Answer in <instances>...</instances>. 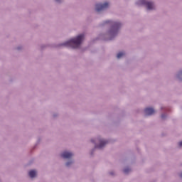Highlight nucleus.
Segmentation results:
<instances>
[{
    "label": "nucleus",
    "mask_w": 182,
    "mask_h": 182,
    "mask_svg": "<svg viewBox=\"0 0 182 182\" xmlns=\"http://www.w3.org/2000/svg\"><path fill=\"white\" fill-rule=\"evenodd\" d=\"M57 2H59L60 0H55Z\"/></svg>",
    "instance_id": "nucleus-15"
},
{
    "label": "nucleus",
    "mask_w": 182,
    "mask_h": 182,
    "mask_svg": "<svg viewBox=\"0 0 182 182\" xmlns=\"http://www.w3.org/2000/svg\"><path fill=\"white\" fill-rule=\"evenodd\" d=\"M145 114L146 116H151V114H154V109L151 107L146 108L145 110Z\"/></svg>",
    "instance_id": "nucleus-5"
},
{
    "label": "nucleus",
    "mask_w": 182,
    "mask_h": 182,
    "mask_svg": "<svg viewBox=\"0 0 182 182\" xmlns=\"http://www.w3.org/2000/svg\"><path fill=\"white\" fill-rule=\"evenodd\" d=\"M105 24L106 23H110L112 25V28L110 31V33L112 35H116L117 32H119V29H120V27L122 26V23H117V22H112L111 21H105Z\"/></svg>",
    "instance_id": "nucleus-2"
},
{
    "label": "nucleus",
    "mask_w": 182,
    "mask_h": 182,
    "mask_svg": "<svg viewBox=\"0 0 182 182\" xmlns=\"http://www.w3.org/2000/svg\"><path fill=\"white\" fill-rule=\"evenodd\" d=\"M122 56H124V53L120 52L117 54V59H120V58H122Z\"/></svg>",
    "instance_id": "nucleus-9"
},
{
    "label": "nucleus",
    "mask_w": 182,
    "mask_h": 182,
    "mask_svg": "<svg viewBox=\"0 0 182 182\" xmlns=\"http://www.w3.org/2000/svg\"><path fill=\"white\" fill-rule=\"evenodd\" d=\"M83 39H85V35L81 34L76 38L65 42L63 45L64 46H70V48H73V49H76V48L80 46V43H82Z\"/></svg>",
    "instance_id": "nucleus-1"
},
{
    "label": "nucleus",
    "mask_w": 182,
    "mask_h": 182,
    "mask_svg": "<svg viewBox=\"0 0 182 182\" xmlns=\"http://www.w3.org/2000/svg\"><path fill=\"white\" fill-rule=\"evenodd\" d=\"M106 144H107V141L100 140V144L98 146L96 145L95 149H102V147H105V146H106Z\"/></svg>",
    "instance_id": "nucleus-7"
},
{
    "label": "nucleus",
    "mask_w": 182,
    "mask_h": 182,
    "mask_svg": "<svg viewBox=\"0 0 182 182\" xmlns=\"http://www.w3.org/2000/svg\"><path fill=\"white\" fill-rule=\"evenodd\" d=\"M161 118H162V119H164V114H162V115H161Z\"/></svg>",
    "instance_id": "nucleus-13"
},
{
    "label": "nucleus",
    "mask_w": 182,
    "mask_h": 182,
    "mask_svg": "<svg viewBox=\"0 0 182 182\" xmlns=\"http://www.w3.org/2000/svg\"><path fill=\"white\" fill-rule=\"evenodd\" d=\"M129 171H130L129 168H126L124 169V173H125V174H127V173H129Z\"/></svg>",
    "instance_id": "nucleus-10"
},
{
    "label": "nucleus",
    "mask_w": 182,
    "mask_h": 182,
    "mask_svg": "<svg viewBox=\"0 0 182 182\" xmlns=\"http://www.w3.org/2000/svg\"><path fill=\"white\" fill-rule=\"evenodd\" d=\"M107 8H109V3H107V2H105L103 4H96V11H97V12H100V11H103L105 9H107Z\"/></svg>",
    "instance_id": "nucleus-3"
},
{
    "label": "nucleus",
    "mask_w": 182,
    "mask_h": 182,
    "mask_svg": "<svg viewBox=\"0 0 182 182\" xmlns=\"http://www.w3.org/2000/svg\"><path fill=\"white\" fill-rule=\"evenodd\" d=\"M72 156H73V154L71 152L64 151L63 154H61V157H63V159H70Z\"/></svg>",
    "instance_id": "nucleus-6"
},
{
    "label": "nucleus",
    "mask_w": 182,
    "mask_h": 182,
    "mask_svg": "<svg viewBox=\"0 0 182 182\" xmlns=\"http://www.w3.org/2000/svg\"><path fill=\"white\" fill-rule=\"evenodd\" d=\"M142 4L143 5H146L149 10L154 9V4H153V2L143 1Z\"/></svg>",
    "instance_id": "nucleus-4"
},
{
    "label": "nucleus",
    "mask_w": 182,
    "mask_h": 182,
    "mask_svg": "<svg viewBox=\"0 0 182 182\" xmlns=\"http://www.w3.org/2000/svg\"><path fill=\"white\" fill-rule=\"evenodd\" d=\"M181 73L182 74V71L181 72Z\"/></svg>",
    "instance_id": "nucleus-16"
},
{
    "label": "nucleus",
    "mask_w": 182,
    "mask_h": 182,
    "mask_svg": "<svg viewBox=\"0 0 182 182\" xmlns=\"http://www.w3.org/2000/svg\"><path fill=\"white\" fill-rule=\"evenodd\" d=\"M92 143H95V141L93 139L91 140Z\"/></svg>",
    "instance_id": "nucleus-14"
},
{
    "label": "nucleus",
    "mask_w": 182,
    "mask_h": 182,
    "mask_svg": "<svg viewBox=\"0 0 182 182\" xmlns=\"http://www.w3.org/2000/svg\"><path fill=\"white\" fill-rule=\"evenodd\" d=\"M179 146L182 147V141L179 142Z\"/></svg>",
    "instance_id": "nucleus-12"
},
{
    "label": "nucleus",
    "mask_w": 182,
    "mask_h": 182,
    "mask_svg": "<svg viewBox=\"0 0 182 182\" xmlns=\"http://www.w3.org/2000/svg\"><path fill=\"white\" fill-rule=\"evenodd\" d=\"M70 164H72V162H68L66 164L67 167H69V166H70Z\"/></svg>",
    "instance_id": "nucleus-11"
},
{
    "label": "nucleus",
    "mask_w": 182,
    "mask_h": 182,
    "mask_svg": "<svg viewBox=\"0 0 182 182\" xmlns=\"http://www.w3.org/2000/svg\"><path fill=\"white\" fill-rule=\"evenodd\" d=\"M28 176L31 177V178H33L34 177H36V171L31 170L28 172Z\"/></svg>",
    "instance_id": "nucleus-8"
}]
</instances>
